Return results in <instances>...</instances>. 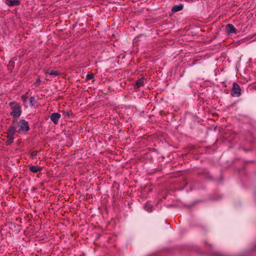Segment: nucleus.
Returning <instances> with one entry per match:
<instances>
[{
  "label": "nucleus",
  "instance_id": "nucleus-1",
  "mask_svg": "<svg viewBox=\"0 0 256 256\" xmlns=\"http://www.w3.org/2000/svg\"><path fill=\"white\" fill-rule=\"evenodd\" d=\"M10 105L12 106V111L10 112V115L14 118H19L22 114L20 106L18 104L14 102H10Z\"/></svg>",
  "mask_w": 256,
  "mask_h": 256
},
{
  "label": "nucleus",
  "instance_id": "nucleus-2",
  "mask_svg": "<svg viewBox=\"0 0 256 256\" xmlns=\"http://www.w3.org/2000/svg\"><path fill=\"white\" fill-rule=\"evenodd\" d=\"M18 125L20 127V131L26 132L29 130V126L28 122L24 120H20L18 122Z\"/></svg>",
  "mask_w": 256,
  "mask_h": 256
},
{
  "label": "nucleus",
  "instance_id": "nucleus-3",
  "mask_svg": "<svg viewBox=\"0 0 256 256\" xmlns=\"http://www.w3.org/2000/svg\"><path fill=\"white\" fill-rule=\"evenodd\" d=\"M241 93V90L240 86L236 82L233 84V86L232 90V96H238Z\"/></svg>",
  "mask_w": 256,
  "mask_h": 256
},
{
  "label": "nucleus",
  "instance_id": "nucleus-4",
  "mask_svg": "<svg viewBox=\"0 0 256 256\" xmlns=\"http://www.w3.org/2000/svg\"><path fill=\"white\" fill-rule=\"evenodd\" d=\"M61 118V115L58 112H54L50 116V120L54 124H58Z\"/></svg>",
  "mask_w": 256,
  "mask_h": 256
},
{
  "label": "nucleus",
  "instance_id": "nucleus-5",
  "mask_svg": "<svg viewBox=\"0 0 256 256\" xmlns=\"http://www.w3.org/2000/svg\"><path fill=\"white\" fill-rule=\"evenodd\" d=\"M6 4L10 6H18L19 4V1L18 0H6Z\"/></svg>",
  "mask_w": 256,
  "mask_h": 256
},
{
  "label": "nucleus",
  "instance_id": "nucleus-6",
  "mask_svg": "<svg viewBox=\"0 0 256 256\" xmlns=\"http://www.w3.org/2000/svg\"><path fill=\"white\" fill-rule=\"evenodd\" d=\"M42 170V168L40 166H29V170L34 173H36L38 172H40Z\"/></svg>",
  "mask_w": 256,
  "mask_h": 256
},
{
  "label": "nucleus",
  "instance_id": "nucleus-7",
  "mask_svg": "<svg viewBox=\"0 0 256 256\" xmlns=\"http://www.w3.org/2000/svg\"><path fill=\"white\" fill-rule=\"evenodd\" d=\"M226 32L228 34L236 32V28L232 24H228L226 26Z\"/></svg>",
  "mask_w": 256,
  "mask_h": 256
},
{
  "label": "nucleus",
  "instance_id": "nucleus-8",
  "mask_svg": "<svg viewBox=\"0 0 256 256\" xmlns=\"http://www.w3.org/2000/svg\"><path fill=\"white\" fill-rule=\"evenodd\" d=\"M45 74H48L52 76H56L59 75V72L58 71L54 70H48L44 72Z\"/></svg>",
  "mask_w": 256,
  "mask_h": 256
},
{
  "label": "nucleus",
  "instance_id": "nucleus-9",
  "mask_svg": "<svg viewBox=\"0 0 256 256\" xmlns=\"http://www.w3.org/2000/svg\"><path fill=\"white\" fill-rule=\"evenodd\" d=\"M183 8V5L182 4L176 5L174 6L172 9V12H178L181 10H182Z\"/></svg>",
  "mask_w": 256,
  "mask_h": 256
},
{
  "label": "nucleus",
  "instance_id": "nucleus-10",
  "mask_svg": "<svg viewBox=\"0 0 256 256\" xmlns=\"http://www.w3.org/2000/svg\"><path fill=\"white\" fill-rule=\"evenodd\" d=\"M15 132H16L15 128L13 126H11L8 130L7 135L10 136H13L15 133Z\"/></svg>",
  "mask_w": 256,
  "mask_h": 256
},
{
  "label": "nucleus",
  "instance_id": "nucleus-11",
  "mask_svg": "<svg viewBox=\"0 0 256 256\" xmlns=\"http://www.w3.org/2000/svg\"><path fill=\"white\" fill-rule=\"evenodd\" d=\"M144 83V79L143 78L138 80L136 83V88H138L140 86H143Z\"/></svg>",
  "mask_w": 256,
  "mask_h": 256
},
{
  "label": "nucleus",
  "instance_id": "nucleus-12",
  "mask_svg": "<svg viewBox=\"0 0 256 256\" xmlns=\"http://www.w3.org/2000/svg\"><path fill=\"white\" fill-rule=\"evenodd\" d=\"M7 142L8 144H10L13 142L14 137L13 136H7Z\"/></svg>",
  "mask_w": 256,
  "mask_h": 256
},
{
  "label": "nucleus",
  "instance_id": "nucleus-13",
  "mask_svg": "<svg viewBox=\"0 0 256 256\" xmlns=\"http://www.w3.org/2000/svg\"><path fill=\"white\" fill-rule=\"evenodd\" d=\"M35 100V98L34 96H32L30 98V104L32 106H34V102Z\"/></svg>",
  "mask_w": 256,
  "mask_h": 256
},
{
  "label": "nucleus",
  "instance_id": "nucleus-14",
  "mask_svg": "<svg viewBox=\"0 0 256 256\" xmlns=\"http://www.w3.org/2000/svg\"><path fill=\"white\" fill-rule=\"evenodd\" d=\"M28 98V96L26 94H23L21 96V98L24 102H26Z\"/></svg>",
  "mask_w": 256,
  "mask_h": 256
},
{
  "label": "nucleus",
  "instance_id": "nucleus-15",
  "mask_svg": "<svg viewBox=\"0 0 256 256\" xmlns=\"http://www.w3.org/2000/svg\"><path fill=\"white\" fill-rule=\"evenodd\" d=\"M94 78V76L92 74H89L86 75V78L88 80H92Z\"/></svg>",
  "mask_w": 256,
  "mask_h": 256
},
{
  "label": "nucleus",
  "instance_id": "nucleus-16",
  "mask_svg": "<svg viewBox=\"0 0 256 256\" xmlns=\"http://www.w3.org/2000/svg\"><path fill=\"white\" fill-rule=\"evenodd\" d=\"M41 80L40 78L39 77H38L36 78V82L35 83V84L36 85V86H38L40 84V82Z\"/></svg>",
  "mask_w": 256,
  "mask_h": 256
},
{
  "label": "nucleus",
  "instance_id": "nucleus-17",
  "mask_svg": "<svg viewBox=\"0 0 256 256\" xmlns=\"http://www.w3.org/2000/svg\"><path fill=\"white\" fill-rule=\"evenodd\" d=\"M37 154V152L36 151H34L31 153L32 156H36Z\"/></svg>",
  "mask_w": 256,
  "mask_h": 256
}]
</instances>
